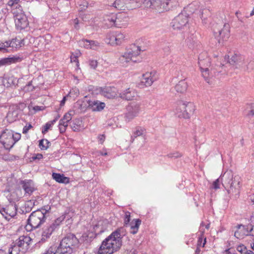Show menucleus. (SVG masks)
<instances>
[{
  "label": "nucleus",
  "instance_id": "nucleus-1",
  "mask_svg": "<svg viewBox=\"0 0 254 254\" xmlns=\"http://www.w3.org/2000/svg\"><path fill=\"white\" fill-rule=\"evenodd\" d=\"M198 63L202 76L209 84L213 83L214 77L220 73H223L224 65L219 61L216 63H211L206 52L199 55Z\"/></svg>",
  "mask_w": 254,
  "mask_h": 254
},
{
  "label": "nucleus",
  "instance_id": "nucleus-2",
  "mask_svg": "<svg viewBox=\"0 0 254 254\" xmlns=\"http://www.w3.org/2000/svg\"><path fill=\"white\" fill-rule=\"evenodd\" d=\"M126 234L124 227H120L113 232L103 242L98 250V254H113L122 246V239Z\"/></svg>",
  "mask_w": 254,
  "mask_h": 254
},
{
  "label": "nucleus",
  "instance_id": "nucleus-3",
  "mask_svg": "<svg viewBox=\"0 0 254 254\" xmlns=\"http://www.w3.org/2000/svg\"><path fill=\"white\" fill-rule=\"evenodd\" d=\"M220 179L222 181L223 186L227 189L228 193L237 197L241 187L239 177H234L232 171H227L219 178L213 182L212 186L213 189L217 190L219 188Z\"/></svg>",
  "mask_w": 254,
  "mask_h": 254
},
{
  "label": "nucleus",
  "instance_id": "nucleus-4",
  "mask_svg": "<svg viewBox=\"0 0 254 254\" xmlns=\"http://www.w3.org/2000/svg\"><path fill=\"white\" fill-rule=\"evenodd\" d=\"M199 7L198 2L193 1L189 4L184 10L175 17L171 22V26L174 30H181L187 27L188 25L190 14L195 12Z\"/></svg>",
  "mask_w": 254,
  "mask_h": 254
},
{
  "label": "nucleus",
  "instance_id": "nucleus-5",
  "mask_svg": "<svg viewBox=\"0 0 254 254\" xmlns=\"http://www.w3.org/2000/svg\"><path fill=\"white\" fill-rule=\"evenodd\" d=\"M79 241L75 236L69 234L61 241L58 249V254H71L78 247Z\"/></svg>",
  "mask_w": 254,
  "mask_h": 254
},
{
  "label": "nucleus",
  "instance_id": "nucleus-6",
  "mask_svg": "<svg viewBox=\"0 0 254 254\" xmlns=\"http://www.w3.org/2000/svg\"><path fill=\"white\" fill-rule=\"evenodd\" d=\"M144 50H141L140 47L136 46L135 44L131 46L129 49H128L127 51L119 59V63L123 65V66H126L127 64L130 61L134 63L139 62L140 60L138 58L141 51H143Z\"/></svg>",
  "mask_w": 254,
  "mask_h": 254
},
{
  "label": "nucleus",
  "instance_id": "nucleus-7",
  "mask_svg": "<svg viewBox=\"0 0 254 254\" xmlns=\"http://www.w3.org/2000/svg\"><path fill=\"white\" fill-rule=\"evenodd\" d=\"M212 30L215 37L220 44L226 41L230 37V25L228 23L220 22L213 24Z\"/></svg>",
  "mask_w": 254,
  "mask_h": 254
},
{
  "label": "nucleus",
  "instance_id": "nucleus-8",
  "mask_svg": "<svg viewBox=\"0 0 254 254\" xmlns=\"http://www.w3.org/2000/svg\"><path fill=\"white\" fill-rule=\"evenodd\" d=\"M46 216L41 211L36 210L33 212L27 220L28 224L25 226L27 231H30L33 228L36 229L45 222Z\"/></svg>",
  "mask_w": 254,
  "mask_h": 254
},
{
  "label": "nucleus",
  "instance_id": "nucleus-9",
  "mask_svg": "<svg viewBox=\"0 0 254 254\" xmlns=\"http://www.w3.org/2000/svg\"><path fill=\"white\" fill-rule=\"evenodd\" d=\"M94 93L100 94L109 99L114 98L118 96V90L115 86H105L104 87H94L91 89Z\"/></svg>",
  "mask_w": 254,
  "mask_h": 254
},
{
  "label": "nucleus",
  "instance_id": "nucleus-10",
  "mask_svg": "<svg viewBox=\"0 0 254 254\" xmlns=\"http://www.w3.org/2000/svg\"><path fill=\"white\" fill-rule=\"evenodd\" d=\"M12 136L11 130L8 129L3 130L0 135V142L6 150H9L15 144Z\"/></svg>",
  "mask_w": 254,
  "mask_h": 254
},
{
  "label": "nucleus",
  "instance_id": "nucleus-11",
  "mask_svg": "<svg viewBox=\"0 0 254 254\" xmlns=\"http://www.w3.org/2000/svg\"><path fill=\"white\" fill-rule=\"evenodd\" d=\"M158 78V75L156 71L147 72L143 74L139 86L142 88L150 86Z\"/></svg>",
  "mask_w": 254,
  "mask_h": 254
},
{
  "label": "nucleus",
  "instance_id": "nucleus-12",
  "mask_svg": "<svg viewBox=\"0 0 254 254\" xmlns=\"http://www.w3.org/2000/svg\"><path fill=\"white\" fill-rule=\"evenodd\" d=\"M17 212V206L14 203H10L5 207L0 209V213L3 217L9 221L14 218Z\"/></svg>",
  "mask_w": 254,
  "mask_h": 254
},
{
  "label": "nucleus",
  "instance_id": "nucleus-13",
  "mask_svg": "<svg viewBox=\"0 0 254 254\" xmlns=\"http://www.w3.org/2000/svg\"><path fill=\"white\" fill-rule=\"evenodd\" d=\"M179 110L184 109L183 113H182L180 114V116H182L183 118L189 119L190 118L191 114H193L195 110V106L192 102H184L183 101H180V107ZM179 112H181L180 110Z\"/></svg>",
  "mask_w": 254,
  "mask_h": 254
},
{
  "label": "nucleus",
  "instance_id": "nucleus-14",
  "mask_svg": "<svg viewBox=\"0 0 254 254\" xmlns=\"http://www.w3.org/2000/svg\"><path fill=\"white\" fill-rule=\"evenodd\" d=\"M229 63L236 68H240L244 64L245 57L239 53H235L232 55L225 56Z\"/></svg>",
  "mask_w": 254,
  "mask_h": 254
},
{
  "label": "nucleus",
  "instance_id": "nucleus-15",
  "mask_svg": "<svg viewBox=\"0 0 254 254\" xmlns=\"http://www.w3.org/2000/svg\"><path fill=\"white\" fill-rule=\"evenodd\" d=\"M20 10V12H14L15 26L17 29L21 30L27 27L28 21L26 15Z\"/></svg>",
  "mask_w": 254,
  "mask_h": 254
},
{
  "label": "nucleus",
  "instance_id": "nucleus-16",
  "mask_svg": "<svg viewBox=\"0 0 254 254\" xmlns=\"http://www.w3.org/2000/svg\"><path fill=\"white\" fill-rule=\"evenodd\" d=\"M15 242L22 250V254L27 252L32 244V239L28 235L20 236Z\"/></svg>",
  "mask_w": 254,
  "mask_h": 254
},
{
  "label": "nucleus",
  "instance_id": "nucleus-17",
  "mask_svg": "<svg viewBox=\"0 0 254 254\" xmlns=\"http://www.w3.org/2000/svg\"><path fill=\"white\" fill-rule=\"evenodd\" d=\"M140 110V105L139 103H131L127 107L126 117L128 120H132L138 116Z\"/></svg>",
  "mask_w": 254,
  "mask_h": 254
},
{
  "label": "nucleus",
  "instance_id": "nucleus-18",
  "mask_svg": "<svg viewBox=\"0 0 254 254\" xmlns=\"http://www.w3.org/2000/svg\"><path fill=\"white\" fill-rule=\"evenodd\" d=\"M19 184L24 190V196H30L36 190L34 182L31 180H21Z\"/></svg>",
  "mask_w": 254,
  "mask_h": 254
},
{
  "label": "nucleus",
  "instance_id": "nucleus-19",
  "mask_svg": "<svg viewBox=\"0 0 254 254\" xmlns=\"http://www.w3.org/2000/svg\"><path fill=\"white\" fill-rule=\"evenodd\" d=\"M198 4H199V2ZM198 8H200L199 15L202 20V23L203 25H208L210 23L211 21V12L209 8L206 7L205 6L202 5L201 6H199V7L197 8L195 11Z\"/></svg>",
  "mask_w": 254,
  "mask_h": 254
},
{
  "label": "nucleus",
  "instance_id": "nucleus-20",
  "mask_svg": "<svg viewBox=\"0 0 254 254\" xmlns=\"http://www.w3.org/2000/svg\"><path fill=\"white\" fill-rule=\"evenodd\" d=\"M117 17L116 20L115 27H122L127 25L129 20L127 14L124 12H121L116 14Z\"/></svg>",
  "mask_w": 254,
  "mask_h": 254
},
{
  "label": "nucleus",
  "instance_id": "nucleus-21",
  "mask_svg": "<svg viewBox=\"0 0 254 254\" xmlns=\"http://www.w3.org/2000/svg\"><path fill=\"white\" fill-rule=\"evenodd\" d=\"M88 106L94 112H100L105 107V104L97 100L88 101Z\"/></svg>",
  "mask_w": 254,
  "mask_h": 254
},
{
  "label": "nucleus",
  "instance_id": "nucleus-22",
  "mask_svg": "<svg viewBox=\"0 0 254 254\" xmlns=\"http://www.w3.org/2000/svg\"><path fill=\"white\" fill-rule=\"evenodd\" d=\"M120 97L125 100H133L137 96V92L133 88H129L119 94Z\"/></svg>",
  "mask_w": 254,
  "mask_h": 254
},
{
  "label": "nucleus",
  "instance_id": "nucleus-23",
  "mask_svg": "<svg viewBox=\"0 0 254 254\" xmlns=\"http://www.w3.org/2000/svg\"><path fill=\"white\" fill-rule=\"evenodd\" d=\"M55 229L54 226H53L51 224L45 226L43 228L41 242L44 243L46 242L48 239H49Z\"/></svg>",
  "mask_w": 254,
  "mask_h": 254
},
{
  "label": "nucleus",
  "instance_id": "nucleus-24",
  "mask_svg": "<svg viewBox=\"0 0 254 254\" xmlns=\"http://www.w3.org/2000/svg\"><path fill=\"white\" fill-rule=\"evenodd\" d=\"M22 61V58L19 56H14L8 58H2L0 60V67L9 65L11 64L20 62Z\"/></svg>",
  "mask_w": 254,
  "mask_h": 254
},
{
  "label": "nucleus",
  "instance_id": "nucleus-25",
  "mask_svg": "<svg viewBox=\"0 0 254 254\" xmlns=\"http://www.w3.org/2000/svg\"><path fill=\"white\" fill-rule=\"evenodd\" d=\"M155 9L159 13L169 11L167 0H156Z\"/></svg>",
  "mask_w": 254,
  "mask_h": 254
},
{
  "label": "nucleus",
  "instance_id": "nucleus-26",
  "mask_svg": "<svg viewBox=\"0 0 254 254\" xmlns=\"http://www.w3.org/2000/svg\"><path fill=\"white\" fill-rule=\"evenodd\" d=\"M79 44L86 49L96 50L100 46V43L96 41L82 40L79 41Z\"/></svg>",
  "mask_w": 254,
  "mask_h": 254
},
{
  "label": "nucleus",
  "instance_id": "nucleus-27",
  "mask_svg": "<svg viewBox=\"0 0 254 254\" xmlns=\"http://www.w3.org/2000/svg\"><path fill=\"white\" fill-rule=\"evenodd\" d=\"M117 17H116V14L110 13L106 14L104 16V22L108 27H111L112 26L115 27L116 20Z\"/></svg>",
  "mask_w": 254,
  "mask_h": 254
},
{
  "label": "nucleus",
  "instance_id": "nucleus-28",
  "mask_svg": "<svg viewBox=\"0 0 254 254\" xmlns=\"http://www.w3.org/2000/svg\"><path fill=\"white\" fill-rule=\"evenodd\" d=\"M33 42V46L38 48V50H42L44 48L46 40L43 37H38L37 38H32L30 39V42Z\"/></svg>",
  "mask_w": 254,
  "mask_h": 254
},
{
  "label": "nucleus",
  "instance_id": "nucleus-29",
  "mask_svg": "<svg viewBox=\"0 0 254 254\" xmlns=\"http://www.w3.org/2000/svg\"><path fill=\"white\" fill-rule=\"evenodd\" d=\"M141 0H126V6L127 10L133 9L141 6Z\"/></svg>",
  "mask_w": 254,
  "mask_h": 254
},
{
  "label": "nucleus",
  "instance_id": "nucleus-30",
  "mask_svg": "<svg viewBox=\"0 0 254 254\" xmlns=\"http://www.w3.org/2000/svg\"><path fill=\"white\" fill-rule=\"evenodd\" d=\"M141 221L139 219H133L130 223V233L135 234L137 233Z\"/></svg>",
  "mask_w": 254,
  "mask_h": 254
},
{
  "label": "nucleus",
  "instance_id": "nucleus-31",
  "mask_svg": "<svg viewBox=\"0 0 254 254\" xmlns=\"http://www.w3.org/2000/svg\"><path fill=\"white\" fill-rule=\"evenodd\" d=\"M111 6L114 7L118 10H125L127 9L126 6V0H116Z\"/></svg>",
  "mask_w": 254,
  "mask_h": 254
},
{
  "label": "nucleus",
  "instance_id": "nucleus-32",
  "mask_svg": "<svg viewBox=\"0 0 254 254\" xmlns=\"http://www.w3.org/2000/svg\"><path fill=\"white\" fill-rule=\"evenodd\" d=\"M52 177L56 182L60 183L66 184L69 182L68 178L65 177L63 174L53 173L52 174Z\"/></svg>",
  "mask_w": 254,
  "mask_h": 254
},
{
  "label": "nucleus",
  "instance_id": "nucleus-33",
  "mask_svg": "<svg viewBox=\"0 0 254 254\" xmlns=\"http://www.w3.org/2000/svg\"><path fill=\"white\" fill-rule=\"evenodd\" d=\"M22 43V41L17 39V38L13 39L11 41H7L6 42V46H8V47L12 48L13 49H17L20 48Z\"/></svg>",
  "mask_w": 254,
  "mask_h": 254
},
{
  "label": "nucleus",
  "instance_id": "nucleus-34",
  "mask_svg": "<svg viewBox=\"0 0 254 254\" xmlns=\"http://www.w3.org/2000/svg\"><path fill=\"white\" fill-rule=\"evenodd\" d=\"M188 85L185 80H181L179 83L175 86V88L176 91L180 93H183L185 92L187 89Z\"/></svg>",
  "mask_w": 254,
  "mask_h": 254
},
{
  "label": "nucleus",
  "instance_id": "nucleus-35",
  "mask_svg": "<svg viewBox=\"0 0 254 254\" xmlns=\"http://www.w3.org/2000/svg\"><path fill=\"white\" fill-rule=\"evenodd\" d=\"M82 121L80 119H75L71 122L70 126L74 131H79L82 127Z\"/></svg>",
  "mask_w": 254,
  "mask_h": 254
},
{
  "label": "nucleus",
  "instance_id": "nucleus-36",
  "mask_svg": "<svg viewBox=\"0 0 254 254\" xmlns=\"http://www.w3.org/2000/svg\"><path fill=\"white\" fill-rule=\"evenodd\" d=\"M244 64L245 65L241 66V69L245 70H250L253 69L254 67V62L250 60L249 59L244 58Z\"/></svg>",
  "mask_w": 254,
  "mask_h": 254
},
{
  "label": "nucleus",
  "instance_id": "nucleus-37",
  "mask_svg": "<svg viewBox=\"0 0 254 254\" xmlns=\"http://www.w3.org/2000/svg\"><path fill=\"white\" fill-rule=\"evenodd\" d=\"M9 253L10 254H22V250L15 241L11 245L9 249Z\"/></svg>",
  "mask_w": 254,
  "mask_h": 254
},
{
  "label": "nucleus",
  "instance_id": "nucleus-38",
  "mask_svg": "<svg viewBox=\"0 0 254 254\" xmlns=\"http://www.w3.org/2000/svg\"><path fill=\"white\" fill-rule=\"evenodd\" d=\"M18 110H9L7 114L6 118L7 121L9 122H12L16 121L18 116Z\"/></svg>",
  "mask_w": 254,
  "mask_h": 254
},
{
  "label": "nucleus",
  "instance_id": "nucleus-39",
  "mask_svg": "<svg viewBox=\"0 0 254 254\" xmlns=\"http://www.w3.org/2000/svg\"><path fill=\"white\" fill-rule=\"evenodd\" d=\"M250 228H249V226H246L243 225H238L237 228L238 229H241V228H243L244 230H246L247 234L246 236H251L254 237V225H250Z\"/></svg>",
  "mask_w": 254,
  "mask_h": 254
},
{
  "label": "nucleus",
  "instance_id": "nucleus-40",
  "mask_svg": "<svg viewBox=\"0 0 254 254\" xmlns=\"http://www.w3.org/2000/svg\"><path fill=\"white\" fill-rule=\"evenodd\" d=\"M105 42L111 45H117L116 34L109 33L107 35Z\"/></svg>",
  "mask_w": 254,
  "mask_h": 254
},
{
  "label": "nucleus",
  "instance_id": "nucleus-41",
  "mask_svg": "<svg viewBox=\"0 0 254 254\" xmlns=\"http://www.w3.org/2000/svg\"><path fill=\"white\" fill-rule=\"evenodd\" d=\"M144 131L145 130L143 128L137 127L135 130L133 132L132 135L131 136V139L133 140L135 138L142 135L144 133Z\"/></svg>",
  "mask_w": 254,
  "mask_h": 254
},
{
  "label": "nucleus",
  "instance_id": "nucleus-42",
  "mask_svg": "<svg viewBox=\"0 0 254 254\" xmlns=\"http://www.w3.org/2000/svg\"><path fill=\"white\" fill-rule=\"evenodd\" d=\"M51 144L47 139H42L39 141V147L42 150H46Z\"/></svg>",
  "mask_w": 254,
  "mask_h": 254
},
{
  "label": "nucleus",
  "instance_id": "nucleus-43",
  "mask_svg": "<svg viewBox=\"0 0 254 254\" xmlns=\"http://www.w3.org/2000/svg\"><path fill=\"white\" fill-rule=\"evenodd\" d=\"M64 218L65 216L62 215L55 220L51 224L53 226H54V228L56 229L60 225L61 222L64 220Z\"/></svg>",
  "mask_w": 254,
  "mask_h": 254
},
{
  "label": "nucleus",
  "instance_id": "nucleus-44",
  "mask_svg": "<svg viewBox=\"0 0 254 254\" xmlns=\"http://www.w3.org/2000/svg\"><path fill=\"white\" fill-rule=\"evenodd\" d=\"M155 1L156 0H144L142 3L146 7L155 9Z\"/></svg>",
  "mask_w": 254,
  "mask_h": 254
},
{
  "label": "nucleus",
  "instance_id": "nucleus-45",
  "mask_svg": "<svg viewBox=\"0 0 254 254\" xmlns=\"http://www.w3.org/2000/svg\"><path fill=\"white\" fill-rule=\"evenodd\" d=\"M169 10L179 5V0H167Z\"/></svg>",
  "mask_w": 254,
  "mask_h": 254
},
{
  "label": "nucleus",
  "instance_id": "nucleus-46",
  "mask_svg": "<svg viewBox=\"0 0 254 254\" xmlns=\"http://www.w3.org/2000/svg\"><path fill=\"white\" fill-rule=\"evenodd\" d=\"M116 37L117 45L121 44L126 38L125 35L122 33H117Z\"/></svg>",
  "mask_w": 254,
  "mask_h": 254
},
{
  "label": "nucleus",
  "instance_id": "nucleus-47",
  "mask_svg": "<svg viewBox=\"0 0 254 254\" xmlns=\"http://www.w3.org/2000/svg\"><path fill=\"white\" fill-rule=\"evenodd\" d=\"M203 238L202 237V235L201 236V237H199L198 238V239L197 240V247L200 248V247H204L206 241V238H205L204 240H203Z\"/></svg>",
  "mask_w": 254,
  "mask_h": 254
},
{
  "label": "nucleus",
  "instance_id": "nucleus-48",
  "mask_svg": "<svg viewBox=\"0 0 254 254\" xmlns=\"http://www.w3.org/2000/svg\"><path fill=\"white\" fill-rule=\"evenodd\" d=\"M73 113V111H70L68 113L65 114V115L63 117L64 120H65L66 122L68 123V122H69L72 119Z\"/></svg>",
  "mask_w": 254,
  "mask_h": 254
},
{
  "label": "nucleus",
  "instance_id": "nucleus-49",
  "mask_svg": "<svg viewBox=\"0 0 254 254\" xmlns=\"http://www.w3.org/2000/svg\"><path fill=\"white\" fill-rule=\"evenodd\" d=\"M243 230L246 231V230H244L242 228ZM247 234H246L245 232H242V230H238L235 231L234 236L235 237H236L238 239H241L244 237L245 235H246Z\"/></svg>",
  "mask_w": 254,
  "mask_h": 254
},
{
  "label": "nucleus",
  "instance_id": "nucleus-50",
  "mask_svg": "<svg viewBox=\"0 0 254 254\" xmlns=\"http://www.w3.org/2000/svg\"><path fill=\"white\" fill-rule=\"evenodd\" d=\"M130 213L128 211H127L125 212L124 216V225L127 226L129 224V222L130 221Z\"/></svg>",
  "mask_w": 254,
  "mask_h": 254
},
{
  "label": "nucleus",
  "instance_id": "nucleus-51",
  "mask_svg": "<svg viewBox=\"0 0 254 254\" xmlns=\"http://www.w3.org/2000/svg\"><path fill=\"white\" fill-rule=\"evenodd\" d=\"M11 135L13 136L12 137L13 141L14 142V144H15V143L21 138V134L19 133H14V132L11 130Z\"/></svg>",
  "mask_w": 254,
  "mask_h": 254
},
{
  "label": "nucleus",
  "instance_id": "nucleus-52",
  "mask_svg": "<svg viewBox=\"0 0 254 254\" xmlns=\"http://www.w3.org/2000/svg\"><path fill=\"white\" fill-rule=\"evenodd\" d=\"M182 156V154L179 152H171L167 155L169 158L175 159L181 157Z\"/></svg>",
  "mask_w": 254,
  "mask_h": 254
},
{
  "label": "nucleus",
  "instance_id": "nucleus-53",
  "mask_svg": "<svg viewBox=\"0 0 254 254\" xmlns=\"http://www.w3.org/2000/svg\"><path fill=\"white\" fill-rule=\"evenodd\" d=\"M20 0H9L7 3V4L10 6H15L16 8H17L18 6V8L19 7H21L20 5L18 4V3L19 2Z\"/></svg>",
  "mask_w": 254,
  "mask_h": 254
},
{
  "label": "nucleus",
  "instance_id": "nucleus-54",
  "mask_svg": "<svg viewBox=\"0 0 254 254\" xmlns=\"http://www.w3.org/2000/svg\"><path fill=\"white\" fill-rule=\"evenodd\" d=\"M187 42L190 48H192L195 43V40L193 38L189 37L187 39Z\"/></svg>",
  "mask_w": 254,
  "mask_h": 254
},
{
  "label": "nucleus",
  "instance_id": "nucleus-55",
  "mask_svg": "<svg viewBox=\"0 0 254 254\" xmlns=\"http://www.w3.org/2000/svg\"><path fill=\"white\" fill-rule=\"evenodd\" d=\"M51 210V207L49 205L44 206L41 209L38 210L39 211H41V212H43L44 215L46 216V214L47 213H48L50 210Z\"/></svg>",
  "mask_w": 254,
  "mask_h": 254
},
{
  "label": "nucleus",
  "instance_id": "nucleus-56",
  "mask_svg": "<svg viewBox=\"0 0 254 254\" xmlns=\"http://www.w3.org/2000/svg\"><path fill=\"white\" fill-rule=\"evenodd\" d=\"M180 107V101H179L178 102V104H177V106L176 108V114H177V115L178 116V117L179 118H183V117H182V116H180V114H181L182 113V114L183 113V111H184V109H182V110H180V111H181V112H179V107Z\"/></svg>",
  "mask_w": 254,
  "mask_h": 254
},
{
  "label": "nucleus",
  "instance_id": "nucleus-57",
  "mask_svg": "<svg viewBox=\"0 0 254 254\" xmlns=\"http://www.w3.org/2000/svg\"><path fill=\"white\" fill-rule=\"evenodd\" d=\"M97 61L96 60H90L89 61V64L91 68L95 69L97 66Z\"/></svg>",
  "mask_w": 254,
  "mask_h": 254
},
{
  "label": "nucleus",
  "instance_id": "nucleus-58",
  "mask_svg": "<svg viewBox=\"0 0 254 254\" xmlns=\"http://www.w3.org/2000/svg\"><path fill=\"white\" fill-rule=\"evenodd\" d=\"M32 127V126L31 124H29L28 125H27L25 126L23 128L22 132L24 134H26L28 132V130Z\"/></svg>",
  "mask_w": 254,
  "mask_h": 254
},
{
  "label": "nucleus",
  "instance_id": "nucleus-59",
  "mask_svg": "<svg viewBox=\"0 0 254 254\" xmlns=\"http://www.w3.org/2000/svg\"><path fill=\"white\" fill-rule=\"evenodd\" d=\"M51 127V126L50 124L47 123L46 124V125H45L43 129H42V133H43V134L46 133L48 131V129Z\"/></svg>",
  "mask_w": 254,
  "mask_h": 254
},
{
  "label": "nucleus",
  "instance_id": "nucleus-60",
  "mask_svg": "<svg viewBox=\"0 0 254 254\" xmlns=\"http://www.w3.org/2000/svg\"><path fill=\"white\" fill-rule=\"evenodd\" d=\"M73 93H74V96H76V97L79 94L78 89H77L76 88L72 89V90H71L70 91L69 94L72 95L73 94Z\"/></svg>",
  "mask_w": 254,
  "mask_h": 254
},
{
  "label": "nucleus",
  "instance_id": "nucleus-61",
  "mask_svg": "<svg viewBox=\"0 0 254 254\" xmlns=\"http://www.w3.org/2000/svg\"><path fill=\"white\" fill-rule=\"evenodd\" d=\"M58 254V249L55 251L52 248H50L45 254Z\"/></svg>",
  "mask_w": 254,
  "mask_h": 254
},
{
  "label": "nucleus",
  "instance_id": "nucleus-62",
  "mask_svg": "<svg viewBox=\"0 0 254 254\" xmlns=\"http://www.w3.org/2000/svg\"><path fill=\"white\" fill-rule=\"evenodd\" d=\"M246 247L244 246V245H240L237 247V251L241 253H243L246 252Z\"/></svg>",
  "mask_w": 254,
  "mask_h": 254
},
{
  "label": "nucleus",
  "instance_id": "nucleus-63",
  "mask_svg": "<svg viewBox=\"0 0 254 254\" xmlns=\"http://www.w3.org/2000/svg\"><path fill=\"white\" fill-rule=\"evenodd\" d=\"M6 42L7 41H5L4 42H0V47L3 48V51L5 52H7L6 48H8V46H6Z\"/></svg>",
  "mask_w": 254,
  "mask_h": 254
},
{
  "label": "nucleus",
  "instance_id": "nucleus-64",
  "mask_svg": "<svg viewBox=\"0 0 254 254\" xmlns=\"http://www.w3.org/2000/svg\"><path fill=\"white\" fill-rule=\"evenodd\" d=\"M59 126H65V127H68V123L66 122L65 120H64V118H63L60 120L59 122Z\"/></svg>",
  "mask_w": 254,
  "mask_h": 254
}]
</instances>
